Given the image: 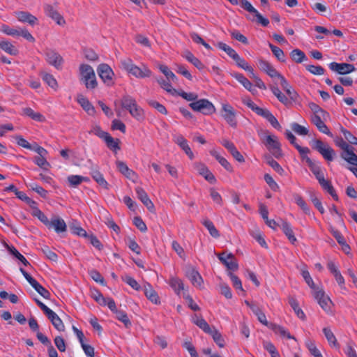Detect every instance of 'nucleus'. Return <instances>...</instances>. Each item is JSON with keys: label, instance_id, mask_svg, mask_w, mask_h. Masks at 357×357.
<instances>
[{"label": "nucleus", "instance_id": "nucleus-1", "mask_svg": "<svg viewBox=\"0 0 357 357\" xmlns=\"http://www.w3.org/2000/svg\"><path fill=\"white\" fill-rule=\"evenodd\" d=\"M31 208L33 209L32 215L38 218L48 229H54L57 233L66 231V224L63 219L55 218L50 221L47 217L37 207V205H34Z\"/></svg>", "mask_w": 357, "mask_h": 357}, {"label": "nucleus", "instance_id": "nucleus-2", "mask_svg": "<svg viewBox=\"0 0 357 357\" xmlns=\"http://www.w3.org/2000/svg\"><path fill=\"white\" fill-rule=\"evenodd\" d=\"M122 68L136 78L144 79L150 77L152 75V71L145 64L140 66L135 65L132 60L127 58L121 61Z\"/></svg>", "mask_w": 357, "mask_h": 357}, {"label": "nucleus", "instance_id": "nucleus-3", "mask_svg": "<svg viewBox=\"0 0 357 357\" xmlns=\"http://www.w3.org/2000/svg\"><path fill=\"white\" fill-rule=\"evenodd\" d=\"M79 81L89 91L96 89L98 84L93 68L88 64L79 66Z\"/></svg>", "mask_w": 357, "mask_h": 357}, {"label": "nucleus", "instance_id": "nucleus-4", "mask_svg": "<svg viewBox=\"0 0 357 357\" xmlns=\"http://www.w3.org/2000/svg\"><path fill=\"white\" fill-rule=\"evenodd\" d=\"M121 104L122 107L129 112L136 120L141 121L144 119V109L137 105L135 99L129 95L123 96Z\"/></svg>", "mask_w": 357, "mask_h": 357}, {"label": "nucleus", "instance_id": "nucleus-5", "mask_svg": "<svg viewBox=\"0 0 357 357\" xmlns=\"http://www.w3.org/2000/svg\"><path fill=\"white\" fill-rule=\"evenodd\" d=\"M189 106L194 112H200L204 115L213 114L216 111L214 105L206 98L192 102L189 104Z\"/></svg>", "mask_w": 357, "mask_h": 357}, {"label": "nucleus", "instance_id": "nucleus-6", "mask_svg": "<svg viewBox=\"0 0 357 357\" xmlns=\"http://www.w3.org/2000/svg\"><path fill=\"white\" fill-rule=\"evenodd\" d=\"M260 138L267 149L276 158L282 155L281 144L279 142L277 136L273 135H260Z\"/></svg>", "mask_w": 357, "mask_h": 357}, {"label": "nucleus", "instance_id": "nucleus-7", "mask_svg": "<svg viewBox=\"0 0 357 357\" xmlns=\"http://www.w3.org/2000/svg\"><path fill=\"white\" fill-rule=\"evenodd\" d=\"M97 73L102 82L107 86L114 85L115 74L112 68L107 63H100L97 67Z\"/></svg>", "mask_w": 357, "mask_h": 357}, {"label": "nucleus", "instance_id": "nucleus-8", "mask_svg": "<svg viewBox=\"0 0 357 357\" xmlns=\"http://www.w3.org/2000/svg\"><path fill=\"white\" fill-rule=\"evenodd\" d=\"M314 298L317 301L319 306L327 314L332 313V307L333 305L330 297L327 296L323 289L317 288L314 291Z\"/></svg>", "mask_w": 357, "mask_h": 357}, {"label": "nucleus", "instance_id": "nucleus-9", "mask_svg": "<svg viewBox=\"0 0 357 357\" xmlns=\"http://www.w3.org/2000/svg\"><path fill=\"white\" fill-rule=\"evenodd\" d=\"M312 148L317 151L326 161L331 162L334 160L335 151L328 144L324 143L321 140H314Z\"/></svg>", "mask_w": 357, "mask_h": 357}, {"label": "nucleus", "instance_id": "nucleus-10", "mask_svg": "<svg viewBox=\"0 0 357 357\" xmlns=\"http://www.w3.org/2000/svg\"><path fill=\"white\" fill-rule=\"evenodd\" d=\"M241 6L247 10L248 12L252 13L255 17L250 18L252 21H256L257 23L261 24L263 26H267L269 24V20L263 17L258 10L253 7L250 1L248 0H240Z\"/></svg>", "mask_w": 357, "mask_h": 357}, {"label": "nucleus", "instance_id": "nucleus-11", "mask_svg": "<svg viewBox=\"0 0 357 357\" xmlns=\"http://www.w3.org/2000/svg\"><path fill=\"white\" fill-rule=\"evenodd\" d=\"M220 114L231 127L236 128L237 126L236 112L230 104H222Z\"/></svg>", "mask_w": 357, "mask_h": 357}, {"label": "nucleus", "instance_id": "nucleus-12", "mask_svg": "<svg viewBox=\"0 0 357 357\" xmlns=\"http://www.w3.org/2000/svg\"><path fill=\"white\" fill-rule=\"evenodd\" d=\"M0 31L3 32V33L8 36H20L31 43L35 42L34 37L25 28L17 29L11 28L7 24H2L0 27Z\"/></svg>", "mask_w": 357, "mask_h": 357}, {"label": "nucleus", "instance_id": "nucleus-13", "mask_svg": "<svg viewBox=\"0 0 357 357\" xmlns=\"http://www.w3.org/2000/svg\"><path fill=\"white\" fill-rule=\"evenodd\" d=\"M45 61L50 65L59 70L62 68L64 63L63 57L54 50L47 48L44 52Z\"/></svg>", "mask_w": 357, "mask_h": 357}, {"label": "nucleus", "instance_id": "nucleus-14", "mask_svg": "<svg viewBox=\"0 0 357 357\" xmlns=\"http://www.w3.org/2000/svg\"><path fill=\"white\" fill-rule=\"evenodd\" d=\"M194 168L198 173L202 176L207 181L211 184L216 183V178L213 173L209 170L206 165L202 162H195L193 165Z\"/></svg>", "mask_w": 357, "mask_h": 357}, {"label": "nucleus", "instance_id": "nucleus-15", "mask_svg": "<svg viewBox=\"0 0 357 357\" xmlns=\"http://www.w3.org/2000/svg\"><path fill=\"white\" fill-rule=\"evenodd\" d=\"M219 260L231 271H235L238 269V263L231 253H220L218 255Z\"/></svg>", "mask_w": 357, "mask_h": 357}, {"label": "nucleus", "instance_id": "nucleus-16", "mask_svg": "<svg viewBox=\"0 0 357 357\" xmlns=\"http://www.w3.org/2000/svg\"><path fill=\"white\" fill-rule=\"evenodd\" d=\"M257 64L259 68L266 73L268 76L271 77H280V75H282L280 73H279L274 67L267 61L263 59H259L257 60Z\"/></svg>", "mask_w": 357, "mask_h": 357}, {"label": "nucleus", "instance_id": "nucleus-17", "mask_svg": "<svg viewBox=\"0 0 357 357\" xmlns=\"http://www.w3.org/2000/svg\"><path fill=\"white\" fill-rule=\"evenodd\" d=\"M329 68L331 70L336 71L341 75L349 74L356 70L354 65L346 63H338L336 62H331L329 64Z\"/></svg>", "mask_w": 357, "mask_h": 357}, {"label": "nucleus", "instance_id": "nucleus-18", "mask_svg": "<svg viewBox=\"0 0 357 357\" xmlns=\"http://www.w3.org/2000/svg\"><path fill=\"white\" fill-rule=\"evenodd\" d=\"M135 192L137 198L143 203L147 209L151 212H153L155 210L154 204L149 199L146 191L142 187L137 186L135 188Z\"/></svg>", "mask_w": 357, "mask_h": 357}, {"label": "nucleus", "instance_id": "nucleus-19", "mask_svg": "<svg viewBox=\"0 0 357 357\" xmlns=\"http://www.w3.org/2000/svg\"><path fill=\"white\" fill-rule=\"evenodd\" d=\"M116 167L119 171L125 176L127 178L132 181V182H136L137 180V174L131 169L128 167L126 162L123 161H116Z\"/></svg>", "mask_w": 357, "mask_h": 357}, {"label": "nucleus", "instance_id": "nucleus-20", "mask_svg": "<svg viewBox=\"0 0 357 357\" xmlns=\"http://www.w3.org/2000/svg\"><path fill=\"white\" fill-rule=\"evenodd\" d=\"M44 11L47 16L51 17L53 20L56 21L58 24H64V18L59 13L56 8L50 4L44 5Z\"/></svg>", "mask_w": 357, "mask_h": 357}, {"label": "nucleus", "instance_id": "nucleus-21", "mask_svg": "<svg viewBox=\"0 0 357 357\" xmlns=\"http://www.w3.org/2000/svg\"><path fill=\"white\" fill-rule=\"evenodd\" d=\"M90 174L96 183L105 190H108L109 185L105 179L103 174L98 170V166L92 167L90 169Z\"/></svg>", "mask_w": 357, "mask_h": 357}, {"label": "nucleus", "instance_id": "nucleus-22", "mask_svg": "<svg viewBox=\"0 0 357 357\" xmlns=\"http://www.w3.org/2000/svg\"><path fill=\"white\" fill-rule=\"evenodd\" d=\"M195 287L202 288L204 280L199 273L195 268H190L185 274Z\"/></svg>", "mask_w": 357, "mask_h": 357}, {"label": "nucleus", "instance_id": "nucleus-23", "mask_svg": "<svg viewBox=\"0 0 357 357\" xmlns=\"http://www.w3.org/2000/svg\"><path fill=\"white\" fill-rule=\"evenodd\" d=\"M76 100L89 115L93 116L95 114L96 109L94 107L84 95L81 93L77 94Z\"/></svg>", "mask_w": 357, "mask_h": 357}, {"label": "nucleus", "instance_id": "nucleus-24", "mask_svg": "<svg viewBox=\"0 0 357 357\" xmlns=\"http://www.w3.org/2000/svg\"><path fill=\"white\" fill-rule=\"evenodd\" d=\"M168 284L178 296L181 295V291H183V293L186 292L183 280L178 277L170 276Z\"/></svg>", "mask_w": 357, "mask_h": 357}, {"label": "nucleus", "instance_id": "nucleus-25", "mask_svg": "<svg viewBox=\"0 0 357 357\" xmlns=\"http://www.w3.org/2000/svg\"><path fill=\"white\" fill-rule=\"evenodd\" d=\"M311 122L317 127L320 132H322L329 137H333V134L330 131L328 127L321 120L319 115H312L311 116Z\"/></svg>", "mask_w": 357, "mask_h": 357}, {"label": "nucleus", "instance_id": "nucleus-26", "mask_svg": "<svg viewBox=\"0 0 357 357\" xmlns=\"http://www.w3.org/2000/svg\"><path fill=\"white\" fill-rule=\"evenodd\" d=\"M144 293L146 297L154 304H160V300L158 293L153 289V287L149 283H146L144 285Z\"/></svg>", "mask_w": 357, "mask_h": 357}, {"label": "nucleus", "instance_id": "nucleus-27", "mask_svg": "<svg viewBox=\"0 0 357 357\" xmlns=\"http://www.w3.org/2000/svg\"><path fill=\"white\" fill-rule=\"evenodd\" d=\"M15 17L20 22L23 23H28L31 26H33L38 22V19L36 17H35L30 13L25 11L16 12Z\"/></svg>", "mask_w": 357, "mask_h": 357}, {"label": "nucleus", "instance_id": "nucleus-28", "mask_svg": "<svg viewBox=\"0 0 357 357\" xmlns=\"http://www.w3.org/2000/svg\"><path fill=\"white\" fill-rule=\"evenodd\" d=\"M323 333L324 334L325 337L326 338L328 344L335 349L340 350V346L337 342L336 337L335 336L333 332L329 327H324L323 328Z\"/></svg>", "mask_w": 357, "mask_h": 357}, {"label": "nucleus", "instance_id": "nucleus-29", "mask_svg": "<svg viewBox=\"0 0 357 357\" xmlns=\"http://www.w3.org/2000/svg\"><path fill=\"white\" fill-rule=\"evenodd\" d=\"M280 227L281 229L282 230L283 233L285 234V236L289 239V241L292 244H295V243L297 241V239L294 235V233L292 229V227H291V224L287 221L282 220V223L280 225Z\"/></svg>", "mask_w": 357, "mask_h": 357}, {"label": "nucleus", "instance_id": "nucleus-30", "mask_svg": "<svg viewBox=\"0 0 357 357\" xmlns=\"http://www.w3.org/2000/svg\"><path fill=\"white\" fill-rule=\"evenodd\" d=\"M68 227L70 230V232L76 236L86 238L88 234L85 229H84L80 224L76 220H73L68 224Z\"/></svg>", "mask_w": 357, "mask_h": 357}, {"label": "nucleus", "instance_id": "nucleus-31", "mask_svg": "<svg viewBox=\"0 0 357 357\" xmlns=\"http://www.w3.org/2000/svg\"><path fill=\"white\" fill-rule=\"evenodd\" d=\"M260 116L267 120L274 128L277 130H280L282 128L278 119L268 109L265 108L263 112H261Z\"/></svg>", "mask_w": 357, "mask_h": 357}, {"label": "nucleus", "instance_id": "nucleus-32", "mask_svg": "<svg viewBox=\"0 0 357 357\" xmlns=\"http://www.w3.org/2000/svg\"><path fill=\"white\" fill-rule=\"evenodd\" d=\"M269 328L271 329L275 334L280 335L282 337H285L287 339H294V337L291 335L289 332L284 327L280 325L270 323Z\"/></svg>", "mask_w": 357, "mask_h": 357}, {"label": "nucleus", "instance_id": "nucleus-33", "mask_svg": "<svg viewBox=\"0 0 357 357\" xmlns=\"http://www.w3.org/2000/svg\"><path fill=\"white\" fill-rule=\"evenodd\" d=\"M232 76L250 92L254 93V91H256L252 84L243 74L236 73Z\"/></svg>", "mask_w": 357, "mask_h": 357}, {"label": "nucleus", "instance_id": "nucleus-34", "mask_svg": "<svg viewBox=\"0 0 357 357\" xmlns=\"http://www.w3.org/2000/svg\"><path fill=\"white\" fill-rule=\"evenodd\" d=\"M289 303L293 308L296 316L301 320L305 321L306 319L305 314L304 313L303 310L299 307L298 301L294 297H290L289 298Z\"/></svg>", "mask_w": 357, "mask_h": 357}, {"label": "nucleus", "instance_id": "nucleus-35", "mask_svg": "<svg viewBox=\"0 0 357 357\" xmlns=\"http://www.w3.org/2000/svg\"><path fill=\"white\" fill-rule=\"evenodd\" d=\"M324 190L328 192L335 201L339 200L338 195L331 181L326 179L319 183Z\"/></svg>", "mask_w": 357, "mask_h": 357}, {"label": "nucleus", "instance_id": "nucleus-36", "mask_svg": "<svg viewBox=\"0 0 357 357\" xmlns=\"http://www.w3.org/2000/svg\"><path fill=\"white\" fill-rule=\"evenodd\" d=\"M341 157L349 164L357 165V155L354 153L350 146L347 151H343Z\"/></svg>", "mask_w": 357, "mask_h": 357}, {"label": "nucleus", "instance_id": "nucleus-37", "mask_svg": "<svg viewBox=\"0 0 357 357\" xmlns=\"http://www.w3.org/2000/svg\"><path fill=\"white\" fill-rule=\"evenodd\" d=\"M107 147L116 153L120 150L121 147L119 146L120 141L119 139H114L109 134H108L105 138L104 139Z\"/></svg>", "mask_w": 357, "mask_h": 357}, {"label": "nucleus", "instance_id": "nucleus-38", "mask_svg": "<svg viewBox=\"0 0 357 357\" xmlns=\"http://www.w3.org/2000/svg\"><path fill=\"white\" fill-rule=\"evenodd\" d=\"M291 59L296 63H301L306 61L307 57L305 54L299 49H294L290 52Z\"/></svg>", "mask_w": 357, "mask_h": 357}, {"label": "nucleus", "instance_id": "nucleus-39", "mask_svg": "<svg viewBox=\"0 0 357 357\" xmlns=\"http://www.w3.org/2000/svg\"><path fill=\"white\" fill-rule=\"evenodd\" d=\"M51 315H48V319L51 321L53 326L59 331H64L65 326L59 317V316L53 311L51 312Z\"/></svg>", "mask_w": 357, "mask_h": 357}, {"label": "nucleus", "instance_id": "nucleus-40", "mask_svg": "<svg viewBox=\"0 0 357 357\" xmlns=\"http://www.w3.org/2000/svg\"><path fill=\"white\" fill-rule=\"evenodd\" d=\"M0 48L6 53L13 56L17 55L19 52L17 49L7 40L0 41Z\"/></svg>", "mask_w": 357, "mask_h": 357}, {"label": "nucleus", "instance_id": "nucleus-41", "mask_svg": "<svg viewBox=\"0 0 357 357\" xmlns=\"http://www.w3.org/2000/svg\"><path fill=\"white\" fill-rule=\"evenodd\" d=\"M279 79L280 80V85L282 89L285 91L287 95H289L291 98H294V96H296V93L293 89L292 86L289 84L283 75H280Z\"/></svg>", "mask_w": 357, "mask_h": 357}, {"label": "nucleus", "instance_id": "nucleus-42", "mask_svg": "<svg viewBox=\"0 0 357 357\" xmlns=\"http://www.w3.org/2000/svg\"><path fill=\"white\" fill-rule=\"evenodd\" d=\"M116 318L121 321L126 328H128L131 326L132 324L128 317L127 313L123 310H117L115 313Z\"/></svg>", "mask_w": 357, "mask_h": 357}, {"label": "nucleus", "instance_id": "nucleus-43", "mask_svg": "<svg viewBox=\"0 0 357 357\" xmlns=\"http://www.w3.org/2000/svg\"><path fill=\"white\" fill-rule=\"evenodd\" d=\"M217 47L224 51L233 60L235 59L236 56L238 54L232 47L223 42L218 43Z\"/></svg>", "mask_w": 357, "mask_h": 357}, {"label": "nucleus", "instance_id": "nucleus-44", "mask_svg": "<svg viewBox=\"0 0 357 357\" xmlns=\"http://www.w3.org/2000/svg\"><path fill=\"white\" fill-rule=\"evenodd\" d=\"M293 197L296 204L303 211L305 214H310V210L307 204L303 199V197L298 194H294Z\"/></svg>", "mask_w": 357, "mask_h": 357}, {"label": "nucleus", "instance_id": "nucleus-45", "mask_svg": "<svg viewBox=\"0 0 357 357\" xmlns=\"http://www.w3.org/2000/svg\"><path fill=\"white\" fill-rule=\"evenodd\" d=\"M24 113L31 118L33 120H35L38 122H43L45 120V116L39 112H35L31 108L26 107L24 109Z\"/></svg>", "mask_w": 357, "mask_h": 357}, {"label": "nucleus", "instance_id": "nucleus-46", "mask_svg": "<svg viewBox=\"0 0 357 357\" xmlns=\"http://www.w3.org/2000/svg\"><path fill=\"white\" fill-rule=\"evenodd\" d=\"M242 102L259 116L261 115V112H263L265 109L258 107L250 98H243Z\"/></svg>", "mask_w": 357, "mask_h": 357}, {"label": "nucleus", "instance_id": "nucleus-47", "mask_svg": "<svg viewBox=\"0 0 357 357\" xmlns=\"http://www.w3.org/2000/svg\"><path fill=\"white\" fill-rule=\"evenodd\" d=\"M228 275L229 276V278L232 282V284H233L234 287L236 289L239 290L242 293L243 295H245V291L243 288L241 280H240V278L237 275L232 273L231 271H229L228 273Z\"/></svg>", "mask_w": 357, "mask_h": 357}, {"label": "nucleus", "instance_id": "nucleus-48", "mask_svg": "<svg viewBox=\"0 0 357 357\" xmlns=\"http://www.w3.org/2000/svg\"><path fill=\"white\" fill-rule=\"evenodd\" d=\"M203 225L208 230L209 234L214 238L220 236L219 231L215 228L212 221L208 219H206L202 222Z\"/></svg>", "mask_w": 357, "mask_h": 357}, {"label": "nucleus", "instance_id": "nucleus-49", "mask_svg": "<svg viewBox=\"0 0 357 357\" xmlns=\"http://www.w3.org/2000/svg\"><path fill=\"white\" fill-rule=\"evenodd\" d=\"M40 295H41L44 298L49 299L50 298V291L43 287L39 282L36 280L31 285Z\"/></svg>", "mask_w": 357, "mask_h": 357}, {"label": "nucleus", "instance_id": "nucleus-50", "mask_svg": "<svg viewBox=\"0 0 357 357\" xmlns=\"http://www.w3.org/2000/svg\"><path fill=\"white\" fill-rule=\"evenodd\" d=\"M291 128L296 134L301 136H305L309 133V130L307 127L300 125L296 122L291 124Z\"/></svg>", "mask_w": 357, "mask_h": 357}, {"label": "nucleus", "instance_id": "nucleus-51", "mask_svg": "<svg viewBox=\"0 0 357 357\" xmlns=\"http://www.w3.org/2000/svg\"><path fill=\"white\" fill-rule=\"evenodd\" d=\"M40 76L47 84H48L52 89H56L57 86V82L53 75L46 72H42L40 73Z\"/></svg>", "mask_w": 357, "mask_h": 357}, {"label": "nucleus", "instance_id": "nucleus-52", "mask_svg": "<svg viewBox=\"0 0 357 357\" xmlns=\"http://www.w3.org/2000/svg\"><path fill=\"white\" fill-rule=\"evenodd\" d=\"M268 46H269L270 49L271 50L273 54L277 58V59L278 61H280L281 62L285 61V55L282 49H280V47H278L271 43H269Z\"/></svg>", "mask_w": 357, "mask_h": 357}, {"label": "nucleus", "instance_id": "nucleus-53", "mask_svg": "<svg viewBox=\"0 0 357 357\" xmlns=\"http://www.w3.org/2000/svg\"><path fill=\"white\" fill-rule=\"evenodd\" d=\"M208 334H210L214 342L220 347H223L225 346V341H224V339L222 338L221 334L215 329V328H212V330L211 331L210 333H208Z\"/></svg>", "mask_w": 357, "mask_h": 357}, {"label": "nucleus", "instance_id": "nucleus-54", "mask_svg": "<svg viewBox=\"0 0 357 357\" xmlns=\"http://www.w3.org/2000/svg\"><path fill=\"white\" fill-rule=\"evenodd\" d=\"M271 89L272 93L275 96H276L280 102L283 103L284 105H287L289 103V99L284 94L281 92L278 87L273 86Z\"/></svg>", "mask_w": 357, "mask_h": 357}, {"label": "nucleus", "instance_id": "nucleus-55", "mask_svg": "<svg viewBox=\"0 0 357 357\" xmlns=\"http://www.w3.org/2000/svg\"><path fill=\"white\" fill-rule=\"evenodd\" d=\"M89 178L87 177H84L79 175H71L68 176V183L70 185L73 187H76L79 185L83 181H87Z\"/></svg>", "mask_w": 357, "mask_h": 357}, {"label": "nucleus", "instance_id": "nucleus-56", "mask_svg": "<svg viewBox=\"0 0 357 357\" xmlns=\"http://www.w3.org/2000/svg\"><path fill=\"white\" fill-rule=\"evenodd\" d=\"M253 313L257 316L258 321L263 325L269 328V323L267 321L265 314L258 307H253Z\"/></svg>", "mask_w": 357, "mask_h": 357}, {"label": "nucleus", "instance_id": "nucleus-57", "mask_svg": "<svg viewBox=\"0 0 357 357\" xmlns=\"http://www.w3.org/2000/svg\"><path fill=\"white\" fill-rule=\"evenodd\" d=\"M310 197L311 202L313 203L314 206L317 208V209L320 212V213L324 214L325 213V209L322 205L321 202L317 197L315 192L310 193Z\"/></svg>", "mask_w": 357, "mask_h": 357}, {"label": "nucleus", "instance_id": "nucleus-58", "mask_svg": "<svg viewBox=\"0 0 357 357\" xmlns=\"http://www.w3.org/2000/svg\"><path fill=\"white\" fill-rule=\"evenodd\" d=\"M16 197L22 200V201H24V202H26L31 208V207H33L34 205H37V203L33 201V199H31V198H29L24 192L22 191H17L16 192Z\"/></svg>", "mask_w": 357, "mask_h": 357}, {"label": "nucleus", "instance_id": "nucleus-59", "mask_svg": "<svg viewBox=\"0 0 357 357\" xmlns=\"http://www.w3.org/2000/svg\"><path fill=\"white\" fill-rule=\"evenodd\" d=\"M312 9L318 14H321L326 11H328L329 14L331 13V10L323 3H314L311 6Z\"/></svg>", "mask_w": 357, "mask_h": 357}, {"label": "nucleus", "instance_id": "nucleus-60", "mask_svg": "<svg viewBox=\"0 0 357 357\" xmlns=\"http://www.w3.org/2000/svg\"><path fill=\"white\" fill-rule=\"evenodd\" d=\"M9 252L19 259L24 266L30 265L26 259L15 247L9 248Z\"/></svg>", "mask_w": 357, "mask_h": 357}, {"label": "nucleus", "instance_id": "nucleus-61", "mask_svg": "<svg viewBox=\"0 0 357 357\" xmlns=\"http://www.w3.org/2000/svg\"><path fill=\"white\" fill-rule=\"evenodd\" d=\"M267 164L271 167L276 172H278L279 174L282 175L284 173V169L280 166V165L275 160L271 157H268L266 160Z\"/></svg>", "mask_w": 357, "mask_h": 357}, {"label": "nucleus", "instance_id": "nucleus-62", "mask_svg": "<svg viewBox=\"0 0 357 357\" xmlns=\"http://www.w3.org/2000/svg\"><path fill=\"white\" fill-rule=\"evenodd\" d=\"M306 70L314 75H322L325 73V69L321 66L307 65Z\"/></svg>", "mask_w": 357, "mask_h": 357}, {"label": "nucleus", "instance_id": "nucleus-63", "mask_svg": "<svg viewBox=\"0 0 357 357\" xmlns=\"http://www.w3.org/2000/svg\"><path fill=\"white\" fill-rule=\"evenodd\" d=\"M80 345L87 357H94V348L88 343V340L80 343Z\"/></svg>", "mask_w": 357, "mask_h": 357}, {"label": "nucleus", "instance_id": "nucleus-64", "mask_svg": "<svg viewBox=\"0 0 357 357\" xmlns=\"http://www.w3.org/2000/svg\"><path fill=\"white\" fill-rule=\"evenodd\" d=\"M264 349L271 354V357H280L275 347L270 342L264 343Z\"/></svg>", "mask_w": 357, "mask_h": 357}]
</instances>
